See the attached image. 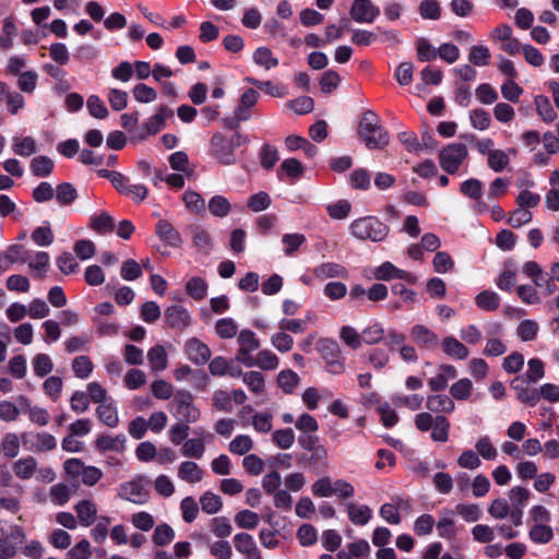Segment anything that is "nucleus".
<instances>
[{
	"label": "nucleus",
	"mask_w": 559,
	"mask_h": 559,
	"mask_svg": "<svg viewBox=\"0 0 559 559\" xmlns=\"http://www.w3.org/2000/svg\"><path fill=\"white\" fill-rule=\"evenodd\" d=\"M248 139L238 132L230 138L222 133H214L210 143V154L223 165H233L236 163L235 150L246 144Z\"/></svg>",
	"instance_id": "nucleus-1"
},
{
	"label": "nucleus",
	"mask_w": 559,
	"mask_h": 559,
	"mask_svg": "<svg viewBox=\"0 0 559 559\" xmlns=\"http://www.w3.org/2000/svg\"><path fill=\"white\" fill-rule=\"evenodd\" d=\"M169 406L179 421L194 424L201 418V411L195 406L194 396L188 390H177Z\"/></svg>",
	"instance_id": "nucleus-2"
},
{
	"label": "nucleus",
	"mask_w": 559,
	"mask_h": 559,
	"mask_svg": "<svg viewBox=\"0 0 559 559\" xmlns=\"http://www.w3.org/2000/svg\"><path fill=\"white\" fill-rule=\"evenodd\" d=\"M358 135L368 148H380L382 141L380 117L370 110L365 111L358 124Z\"/></svg>",
	"instance_id": "nucleus-3"
},
{
	"label": "nucleus",
	"mask_w": 559,
	"mask_h": 559,
	"mask_svg": "<svg viewBox=\"0 0 559 559\" xmlns=\"http://www.w3.org/2000/svg\"><path fill=\"white\" fill-rule=\"evenodd\" d=\"M63 469L70 479L81 478L85 486L96 485L103 477V472L98 467L85 465L80 459H68L63 463Z\"/></svg>",
	"instance_id": "nucleus-4"
},
{
	"label": "nucleus",
	"mask_w": 559,
	"mask_h": 559,
	"mask_svg": "<svg viewBox=\"0 0 559 559\" xmlns=\"http://www.w3.org/2000/svg\"><path fill=\"white\" fill-rule=\"evenodd\" d=\"M467 156L468 151L465 144L452 143L440 151L439 163L445 173L455 174Z\"/></svg>",
	"instance_id": "nucleus-5"
},
{
	"label": "nucleus",
	"mask_w": 559,
	"mask_h": 559,
	"mask_svg": "<svg viewBox=\"0 0 559 559\" xmlns=\"http://www.w3.org/2000/svg\"><path fill=\"white\" fill-rule=\"evenodd\" d=\"M148 480L139 476L119 486L118 496L135 504H145L150 500V491L146 488Z\"/></svg>",
	"instance_id": "nucleus-6"
},
{
	"label": "nucleus",
	"mask_w": 559,
	"mask_h": 559,
	"mask_svg": "<svg viewBox=\"0 0 559 559\" xmlns=\"http://www.w3.org/2000/svg\"><path fill=\"white\" fill-rule=\"evenodd\" d=\"M352 233L359 239L381 241L384 237L382 223L374 217H364L352 223Z\"/></svg>",
	"instance_id": "nucleus-7"
},
{
	"label": "nucleus",
	"mask_w": 559,
	"mask_h": 559,
	"mask_svg": "<svg viewBox=\"0 0 559 559\" xmlns=\"http://www.w3.org/2000/svg\"><path fill=\"white\" fill-rule=\"evenodd\" d=\"M236 550L241 554L245 559H262V554L257 546L252 535L248 533H238L233 538Z\"/></svg>",
	"instance_id": "nucleus-8"
},
{
	"label": "nucleus",
	"mask_w": 559,
	"mask_h": 559,
	"mask_svg": "<svg viewBox=\"0 0 559 559\" xmlns=\"http://www.w3.org/2000/svg\"><path fill=\"white\" fill-rule=\"evenodd\" d=\"M322 355L326 361V370L332 374H341L345 370L343 359H340L338 346L335 342L325 341L322 344Z\"/></svg>",
	"instance_id": "nucleus-9"
},
{
	"label": "nucleus",
	"mask_w": 559,
	"mask_h": 559,
	"mask_svg": "<svg viewBox=\"0 0 559 559\" xmlns=\"http://www.w3.org/2000/svg\"><path fill=\"white\" fill-rule=\"evenodd\" d=\"M380 10L376 8L370 0H355L350 8V16L359 23H371Z\"/></svg>",
	"instance_id": "nucleus-10"
},
{
	"label": "nucleus",
	"mask_w": 559,
	"mask_h": 559,
	"mask_svg": "<svg viewBox=\"0 0 559 559\" xmlns=\"http://www.w3.org/2000/svg\"><path fill=\"white\" fill-rule=\"evenodd\" d=\"M165 320L171 329L182 331L190 325L191 316L182 306H170L165 310Z\"/></svg>",
	"instance_id": "nucleus-11"
},
{
	"label": "nucleus",
	"mask_w": 559,
	"mask_h": 559,
	"mask_svg": "<svg viewBox=\"0 0 559 559\" xmlns=\"http://www.w3.org/2000/svg\"><path fill=\"white\" fill-rule=\"evenodd\" d=\"M186 353L195 365H203L211 358L210 347L198 338H190L186 343Z\"/></svg>",
	"instance_id": "nucleus-12"
},
{
	"label": "nucleus",
	"mask_w": 559,
	"mask_h": 559,
	"mask_svg": "<svg viewBox=\"0 0 559 559\" xmlns=\"http://www.w3.org/2000/svg\"><path fill=\"white\" fill-rule=\"evenodd\" d=\"M177 476L180 480L193 485L203 479L204 469L193 461H183L178 466Z\"/></svg>",
	"instance_id": "nucleus-13"
},
{
	"label": "nucleus",
	"mask_w": 559,
	"mask_h": 559,
	"mask_svg": "<svg viewBox=\"0 0 559 559\" xmlns=\"http://www.w3.org/2000/svg\"><path fill=\"white\" fill-rule=\"evenodd\" d=\"M74 510L78 515V520L82 526H91L97 518V506L90 499L80 500L75 506Z\"/></svg>",
	"instance_id": "nucleus-14"
},
{
	"label": "nucleus",
	"mask_w": 559,
	"mask_h": 559,
	"mask_svg": "<svg viewBox=\"0 0 559 559\" xmlns=\"http://www.w3.org/2000/svg\"><path fill=\"white\" fill-rule=\"evenodd\" d=\"M411 337L420 347L431 349L438 344V335L426 325L416 324L411 330Z\"/></svg>",
	"instance_id": "nucleus-15"
},
{
	"label": "nucleus",
	"mask_w": 559,
	"mask_h": 559,
	"mask_svg": "<svg viewBox=\"0 0 559 559\" xmlns=\"http://www.w3.org/2000/svg\"><path fill=\"white\" fill-rule=\"evenodd\" d=\"M259 93L253 88H248L240 97L239 105L234 114L238 120L247 121L251 118V108L257 104Z\"/></svg>",
	"instance_id": "nucleus-16"
},
{
	"label": "nucleus",
	"mask_w": 559,
	"mask_h": 559,
	"mask_svg": "<svg viewBox=\"0 0 559 559\" xmlns=\"http://www.w3.org/2000/svg\"><path fill=\"white\" fill-rule=\"evenodd\" d=\"M512 388L515 390L518 399L520 402L528 405V406H535L539 400V388L538 389H532L528 386L523 385V380H521L519 377H516L512 382Z\"/></svg>",
	"instance_id": "nucleus-17"
},
{
	"label": "nucleus",
	"mask_w": 559,
	"mask_h": 559,
	"mask_svg": "<svg viewBox=\"0 0 559 559\" xmlns=\"http://www.w3.org/2000/svg\"><path fill=\"white\" fill-rule=\"evenodd\" d=\"M442 350L451 358L464 360L469 356V349L454 336H445L441 343Z\"/></svg>",
	"instance_id": "nucleus-18"
},
{
	"label": "nucleus",
	"mask_w": 559,
	"mask_h": 559,
	"mask_svg": "<svg viewBox=\"0 0 559 559\" xmlns=\"http://www.w3.org/2000/svg\"><path fill=\"white\" fill-rule=\"evenodd\" d=\"M426 407L432 413H452L455 409V403L452 396L447 394H435L427 397Z\"/></svg>",
	"instance_id": "nucleus-19"
},
{
	"label": "nucleus",
	"mask_w": 559,
	"mask_h": 559,
	"mask_svg": "<svg viewBox=\"0 0 559 559\" xmlns=\"http://www.w3.org/2000/svg\"><path fill=\"white\" fill-rule=\"evenodd\" d=\"M27 436L28 435L24 432L20 439V437L14 432L5 433L1 441V451L3 452L4 456L9 459L16 457L20 453L21 440L24 444H26Z\"/></svg>",
	"instance_id": "nucleus-20"
},
{
	"label": "nucleus",
	"mask_w": 559,
	"mask_h": 559,
	"mask_svg": "<svg viewBox=\"0 0 559 559\" xmlns=\"http://www.w3.org/2000/svg\"><path fill=\"white\" fill-rule=\"evenodd\" d=\"M76 486H70L64 483H58L49 488V500L55 506H64L68 503L74 493Z\"/></svg>",
	"instance_id": "nucleus-21"
},
{
	"label": "nucleus",
	"mask_w": 559,
	"mask_h": 559,
	"mask_svg": "<svg viewBox=\"0 0 559 559\" xmlns=\"http://www.w3.org/2000/svg\"><path fill=\"white\" fill-rule=\"evenodd\" d=\"M37 469V461L28 455L16 460L12 465L14 475L22 480L31 479Z\"/></svg>",
	"instance_id": "nucleus-22"
},
{
	"label": "nucleus",
	"mask_w": 559,
	"mask_h": 559,
	"mask_svg": "<svg viewBox=\"0 0 559 559\" xmlns=\"http://www.w3.org/2000/svg\"><path fill=\"white\" fill-rule=\"evenodd\" d=\"M11 148L14 154L21 157H29L38 151V145L33 136H14Z\"/></svg>",
	"instance_id": "nucleus-23"
},
{
	"label": "nucleus",
	"mask_w": 559,
	"mask_h": 559,
	"mask_svg": "<svg viewBox=\"0 0 559 559\" xmlns=\"http://www.w3.org/2000/svg\"><path fill=\"white\" fill-rule=\"evenodd\" d=\"M511 154L515 155L516 151L514 148H509L507 151L496 148L487 158L488 167L495 173L503 171L510 164Z\"/></svg>",
	"instance_id": "nucleus-24"
},
{
	"label": "nucleus",
	"mask_w": 559,
	"mask_h": 559,
	"mask_svg": "<svg viewBox=\"0 0 559 559\" xmlns=\"http://www.w3.org/2000/svg\"><path fill=\"white\" fill-rule=\"evenodd\" d=\"M348 519L355 525H365L369 522L372 515L371 509L366 504H358L349 502L346 504Z\"/></svg>",
	"instance_id": "nucleus-25"
},
{
	"label": "nucleus",
	"mask_w": 559,
	"mask_h": 559,
	"mask_svg": "<svg viewBox=\"0 0 559 559\" xmlns=\"http://www.w3.org/2000/svg\"><path fill=\"white\" fill-rule=\"evenodd\" d=\"M156 234L163 241L167 242L174 248H177L181 245L179 233L168 221L162 219L157 223Z\"/></svg>",
	"instance_id": "nucleus-26"
},
{
	"label": "nucleus",
	"mask_w": 559,
	"mask_h": 559,
	"mask_svg": "<svg viewBox=\"0 0 559 559\" xmlns=\"http://www.w3.org/2000/svg\"><path fill=\"white\" fill-rule=\"evenodd\" d=\"M186 293L197 301L203 300L207 295L209 285L200 276H193L186 283Z\"/></svg>",
	"instance_id": "nucleus-27"
},
{
	"label": "nucleus",
	"mask_w": 559,
	"mask_h": 559,
	"mask_svg": "<svg viewBox=\"0 0 559 559\" xmlns=\"http://www.w3.org/2000/svg\"><path fill=\"white\" fill-rule=\"evenodd\" d=\"M88 226L94 231L105 235L114 231L115 219L107 212H102L98 215L91 216Z\"/></svg>",
	"instance_id": "nucleus-28"
},
{
	"label": "nucleus",
	"mask_w": 559,
	"mask_h": 559,
	"mask_svg": "<svg viewBox=\"0 0 559 559\" xmlns=\"http://www.w3.org/2000/svg\"><path fill=\"white\" fill-rule=\"evenodd\" d=\"M97 417L106 426L115 428L119 423L117 408L111 400L100 404L96 409Z\"/></svg>",
	"instance_id": "nucleus-29"
},
{
	"label": "nucleus",
	"mask_w": 559,
	"mask_h": 559,
	"mask_svg": "<svg viewBox=\"0 0 559 559\" xmlns=\"http://www.w3.org/2000/svg\"><path fill=\"white\" fill-rule=\"evenodd\" d=\"M147 360L154 372L163 371L167 368V354L162 345L153 346L147 353Z\"/></svg>",
	"instance_id": "nucleus-30"
},
{
	"label": "nucleus",
	"mask_w": 559,
	"mask_h": 559,
	"mask_svg": "<svg viewBox=\"0 0 559 559\" xmlns=\"http://www.w3.org/2000/svg\"><path fill=\"white\" fill-rule=\"evenodd\" d=\"M346 273L343 265L333 262L322 263L313 271L314 276L322 281L331 277H345Z\"/></svg>",
	"instance_id": "nucleus-31"
},
{
	"label": "nucleus",
	"mask_w": 559,
	"mask_h": 559,
	"mask_svg": "<svg viewBox=\"0 0 559 559\" xmlns=\"http://www.w3.org/2000/svg\"><path fill=\"white\" fill-rule=\"evenodd\" d=\"M475 304L483 311L491 312L499 308L500 297L492 290H483L476 295Z\"/></svg>",
	"instance_id": "nucleus-32"
},
{
	"label": "nucleus",
	"mask_w": 559,
	"mask_h": 559,
	"mask_svg": "<svg viewBox=\"0 0 559 559\" xmlns=\"http://www.w3.org/2000/svg\"><path fill=\"white\" fill-rule=\"evenodd\" d=\"M534 105L538 116L543 119V121L550 123L557 119L558 115L547 96L537 95L534 98Z\"/></svg>",
	"instance_id": "nucleus-33"
},
{
	"label": "nucleus",
	"mask_w": 559,
	"mask_h": 559,
	"mask_svg": "<svg viewBox=\"0 0 559 559\" xmlns=\"http://www.w3.org/2000/svg\"><path fill=\"white\" fill-rule=\"evenodd\" d=\"M191 233L194 247L204 254L210 253L212 250V238L210 233L201 226L192 227Z\"/></svg>",
	"instance_id": "nucleus-34"
},
{
	"label": "nucleus",
	"mask_w": 559,
	"mask_h": 559,
	"mask_svg": "<svg viewBox=\"0 0 559 559\" xmlns=\"http://www.w3.org/2000/svg\"><path fill=\"white\" fill-rule=\"evenodd\" d=\"M313 316L308 313L304 319H282L278 322V329L295 334L304 333L308 323L312 322Z\"/></svg>",
	"instance_id": "nucleus-35"
},
{
	"label": "nucleus",
	"mask_w": 559,
	"mask_h": 559,
	"mask_svg": "<svg viewBox=\"0 0 559 559\" xmlns=\"http://www.w3.org/2000/svg\"><path fill=\"white\" fill-rule=\"evenodd\" d=\"M242 381L247 388L255 395H262L265 392V379L259 371H247L242 376Z\"/></svg>",
	"instance_id": "nucleus-36"
},
{
	"label": "nucleus",
	"mask_w": 559,
	"mask_h": 559,
	"mask_svg": "<svg viewBox=\"0 0 559 559\" xmlns=\"http://www.w3.org/2000/svg\"><path fill=\"white\" fill-rule=\"evenodd\" d=\"M205 453V443L201 438L187 439L182 443L181 454L186 457L200 460Z\"/></svg>",
	"instance_id": "nucleus-37"
},
{
	"label": "nucleus",
	"mask_w": 559,
	"mask_h": 559,
	"mask_svg": "<svg viewBox=\"0 0 559 559\" xmlns=\"http://www.w3.org/2000/svg\"><path fill=\"white\" fill-rule=\"evenodd\" d=\"M416 53L420 62H429L438 58V48L428 39L420 37L416 40Z\"/></svg>",
	"instance_id": "nucleus-38"
},
{
	"label": "nucleus",
	"mask_w": 559,
	"mask_h": 559,
	"mask_svg": "<svg viewBox=\"0 0 559 559\" xmlns=\"http://www.w3.org/2000/svg\"><path fill=\"white\" fill-rule=\"evenodd\" d=\"M53 160L47 156H37L31 160L29 168L36 177H48L53 170Z\"/></svg>",
	"instance_id": "nucleus-39"
},
{
	"label": "nucleus",
	"mask_w": 559,
	"mask_h": 559,
	"mask_svg": "<svg viewBox=\"0 0 559 559\" xmlns=\"http://www.w3.org/2000/svg\"><path fill=\"white\" fill-rule=\"evenodd\" d=\"M476 453L486 461H495L498 457V450L488 436L480 437L475 444Z\"/></svg>",
	"instance_id": "nucleus-40"
},
{
	"label": "nucleus",
	"mask_w": 559,
	"mask_h": 559,
	"mask_svg": "<svg viewBox=\"0 0 559 559\" xmlns=\"http://www.w3.org/2000/svg\"><path fill=\"white\" fill-rule=\"evenodd\" d=\"M473 383L468 378H462L454 382L450 388L453 400L465 401L472 395Z\"/></svg>",
	"instance_id": "nucleus-41"
},
{
	"label": "nucleus",
	"mask_w": 559,
	"mask_h": 559,
	"mask_svg": "<svg viewBox=\"0 0 559 559\" xmlns=\"http://www.w3.org/2000/svg\"><path fill=\"white\" fill-rule=\"evenodd\" d=\"M237 342L239 344L238 349L242 352H255L260 347V341L255 333L248 329L239 332Z\"/></svg>",
	"instance_id": "nucleus-42"
},
{
	"label": "nucleus",
	"mask_w": 559,
	"mask_h": 559,
	"mask_svg": "<svg viewBox=\"0 0 559 559\" xmlns=\"http://www.w3.org/2000/svg\"><path fill=\"white\" fill-rule=\"evenodd\" d=\"M33 370L36 377L44 378L53 369V362L47 354H37L32 360Z\"/></svg>",
	"instance_id": "nucleus-43"
},
{
	"label": "nucleus",
	"mask_w": 559,
	"mask_h": 559,
	"mask_svg": "<svg viewBox=\"0 0 559 559\" xmlns=\"http://www.w3.org/2000/svg\"><path fill=\"white\" fill-rule=\"evenodd\" d=\"M245 81L249 84L257 86L258 88L273 97L281 98L286 96L287 94V91L283 85H274L271 81H259L253 78H246Z\"/></svg>",
	"instance_id": "nucleus-44"
},
{
	"label": "nucleus",
	"mask_w": 559,
	"mask_h": 559,
	"mask_svg": "<svg viewBox=\"0 0 559 559\" xmlns=\"http://www.w3.org/2000/svg\"><path fill=\"white\" fill-rule=\"evenodd\" d=\"M545 376V364L539 358H531L527 361V370L524 373V379L527 382L536 383Z\"/></svg>",
	"instance_id": "nucleus-45"
},
{
	"label": "nucleus",
	"mask_w": 559,
	"mask_h": 559,
	"mask_svg": "<svg viewBox=\"0 0 559 559\" xmlns=\"http://www.w3.org/2000/svg\"><path fill=\"white\" fill-rule=\"evenodd\" d=\"M201 509L207 514H215L223 508L221 497L212 491H205L200 498Z\"/></svg>",
	"instance_id": "nucleus-46"
},
{
	"label": "nucleus",
	"mask_w": 559,
	"mask_h": 559,
	"mask_svg": "<svg viewBox=\"0 0 559 559\" xmlns=\"http://www.w3.org/2000/svg\"><path fill=\"white\" fill-rule=\"evenodd\" d=\"M362 343L373 345L381 342L384 337V329L381 322H373L361 332Z\"/></svg>",
	"instance_id": "nucleus-47"
},
{
	"label": "nucleus",
	"mask_w": 559,
	"mask_h": 559,
	"mask_svg": "<svg viewBox=\"0 0 559 559\" xmlns=\"http://www.w3.org/2000/svg\"><path fill=\"white\" fill-rule=\"evenodd\" d=\"M253 61L265 70H270L278 64V59L273 56L271 49L267 47H259L253 52Z\"/></svg>",
	"instance_id": "nucleus-48"
},
{
	"label": "nucleus",
	"mask_w": 559,
	"mask_h": 559,
	"mask_svg": "<svg viewBox=\"0 0 559 559\" xmlns=\"http://www.w3.org/2000/svg\"><path fill=\"white\" fill-rule=\"evenodd\" d=\"M340 338L352 349H358L362 345L361 333L350 325L341 328Z\"/></svg>",
	"instance_id": "nucleus-49"
},
{
	"label": "nucleus",
	"mask_w": 559,
	"mask_h": 559,
	"mask_svg": "<svg viewBox=\"0 0 559 559\" xmlns=\"http://www.w3.org/2000/svg\"><path fill=\"white\" fill-rule=\"evenodd\" d=\"M209 210L216 217H225L231 211V204L223 195H214L209 201Z\"/></svg>",
	"instance_id": "nucleus-50"
},
{
	"label": "nucleus",
	"mask_w": 559,
	"mask_h": 559,
	"mask_svg": "<svg viewBox=\"0 0 559 559\" xmlns=\"http://www.w3.org/2000/svg\"><path fill=\"white\" fill-rule=\"evenodd\" d=\"M539 331V325L534 320H523L516 329V334L523 342H530L536 338Z\"/></svg>",
	"instance_id": "nucleus-51"
},
{
	"label": "nucleus",
	"mask_w": 559,
	"mask_h": 559,
	"mask_svg": "<svg viewBox=\"0 0 559 559\" xmlns=\"http://www.w3.org/2000/svg\"><path fill=\"white\" fill-rule=\"evenodd\" d=\"M182 200L191 212L195 214H202L205 212V201L200 193L187 190L182 195Z\"/></svg>",
	"instance_id": "nucleus-52"
},
{
	"label": "nucleus",
	"mask_w": 559,
	"mask_h": 559,
	"mask_svg": "<svg viewBox=\"0 0 559 559\" xmlns=\"http://www.w3.org/2000/svg\"><path fill=\"white\" fill-rule=\"evenodd\" d=\"M175 538V531L166 523L159 524L155 527L152 539L157 546H166Z\"/></svg>",
	"instance_id": "nucleus-53"
},
{
	"label": "nucleus",
	"mask_w": 559,
	"mask_h": 559,
	"mask_svg": "<svg viewBox=\"0 0 559 559\" xmlns=\"http://www.w3.org/2000/svg\"><path fill=\"white\" fill-rule=\"evenodd\" d=\"M93 369L94 365L87 356H78L72 360V370L76 378H88Z\"/></svg>",
	"instance_id": "nucleus-54"
},
{
	"label": "nucleus",
	"mask_w": 559,
	"mask_h": 559,
	"mask_svg": "<svg viewBox=\"0 0 559 559\" xmlns=\"http://www.w3.org/2000/svg\"><path fill=\"white\" fill-rule=\"evenodd\" d=\"M189 425H190V423L178 421L170 427L168 435H169V440L173 444H175V445L182 444L188 439L189 431H190Z\"/></svg>",
	"instance_id": "nucleus-55"
},
{
	"label": "nucleus",
	"mask_w": 559,
	"mask_h": 559,
	"mask_svg": "<svg viewBox=\"0 0 559 559\" xmlns=\"http://www.w3.org/2000/svg\"><path fill=\"white\" fill-rule=\"evenodd\" d=\"M253 448L252 439L247 435H238L228 445L229 451L236 455H245Z\"/></svg>",
	"instance_id": "nucleus-56"
},
{
	"label": "nucleus",
	"mask_w": 559,
	"mask_h": 559,
	"mask_svg": "<svg viewBox=\"0 0 559 559\" xmlns=\"http://www.w3.org/2000/svg\"><path fill=\"white\" fill-rule=\"evenodd\" d=\"M450 423L442 416H436V423L432 426L431 438L437 442H445L449 439Z\"/></svg>",
	"instance_id": "nucleus-57"
},
{
	"label": "nucleus",
	"mask_w": 559,
	"mask_h": 559,
	"mask_svg": "<svg viewBox=\"0 0 559 559\" xmlns=\"http://www.w3.org/2000/svg\"><path fill=\"white\" fill-rule=\"evenodd\" d=\"M299 377L298 374L290 370H282L277 376V383L278 386L285 392V393H292L295 388L298 385Z\"/></svg>",
	"instance_id": "nucleus-58"
},
{
	"label": "nucleus",
	"mask_w": 559,
	"mask_h": 559,
	"mask_svg": "<svg viewBox=\"0 0 559 559\" xmlns=\"http://www.w3.org/2000/svg\"><path fill=\"white\" fill-rule=\"evenodd\" d=\"M259 515L250 510L239 511L235 515V523L239 528L253 530L259 525Z\"/></svg>",
	"instance_id": "nucleus-59"
},
{
	"label": "nucleus",
	"mask_w": 559,
	"mask_h": 559,
	"mask_svg": "<svg viewBox=\"0 0 559 559\" xmlns=\"http://www.w3.org/2000/svg\"><path fill=\"white\" fill-rule=\"evenodd\" d=\"M78 198V192L69 182H63L56 188V199L60 205H69Z\"/></svg>",
	"instance_id": "nucleus-60"
},
{
	"label": "nucleus",
	"mask_w": 559,
	"mask_h": 559,
	"mask_svg": "<svg viewBox=\"0 0 559 559\" xmlns=\"http://www.w3.org/2000/svg\"><path fill=\"white\" fill-rule=\"evenodd\" d=\"M280 365L278 357L270 349L260 350L257 354V365L262 370H275Z\"/></svg>",
	"instance_id": "nucleus-61"
},
{
	"label": "nucleus",
	"mask_w": 559,
	"mask_h": 559,
	"mask_svg": "<svg viewBox=\"0 0 559 559\" xmlns=\"http://www.w3.org/2000/svg\"><path fill=\"white\" fill-rule=\"evenodd\" d=\"M215 332L222 338H233L238 333V325L231 318L219 319L215 324Z\"/></svg>",
	"instance_id": "nucleus-62"
},
{
	"label": "nucleus",
	"mask_w": 559,
	"mask_h": 559,
	"mask_svg": "<svg viewBox=\"0 0 559 559\" xmlns=\"http://www.w3.org/2000/svg\"><path fill=\"white\" fill-rule=\"evenodd\" d=\"M38 74L35 71H25L20 73L17 87L21 92L32 94L37 86Z\"/></svg>",
	"instance_id": "nucleus-63"
},
{
	"label": "nucleus",
	"mask_w": 559,
	"mask_h": 559,
	"mask_svg": "<svg viewBox=\"0 0 559 559\" xmlns=\"http://www.w3.org/2000/svg\"><path fill=\"white\" fill-rule=\"evenodd\" d=\"M132 93L134 99L143 104L152 103L157 98V92L144 83L136 84L133 87Z\"/></svg>",
	"instance_id": "nucleus-64"
}]
</instances>
